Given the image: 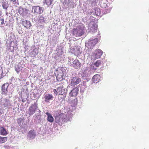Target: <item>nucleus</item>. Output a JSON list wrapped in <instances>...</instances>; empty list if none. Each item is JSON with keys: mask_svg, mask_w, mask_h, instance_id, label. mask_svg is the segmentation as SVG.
<instances>
[{"mask_svg": "<svg viewBox=\"0 0 149 149\" xmlns=\"http://www.w3.org/2000/svg\"><path fill=\"white\" fill-rule=\"evenodd\" d=\"M3 8L5 9H7L8 8V3L5 2H3L2 4Z\"/></svg>", "mask_w": 149, "mask_h": 149, "instance_id": "obj_26", "label": "nucleus"}, {"mask_svg": "<svg viewBox=\"0 0 149 149\" xmlns=\"http://www.w3.org/2000/svg\"><path fill=\"white\" fill-rule=\"evenodd\" d=\"M85 28L84 26H79L76 28L73 29L72 33L76 37H80L85 33Z\"/></svg>", "mask_w": 149, "mask_h": 149, "instance_id": "obj_1", "label": "nucleus"}, {"mask_svg": "<svg viewBox=\"0 0 149 149\" xmlns=\"http://www.w3.org/2000/svg\"><path fill=\"white\" fill-rule=\"evenodd\" d=\"M8 86L9 84L8 83H5L2 85L1 90L3 94L6 95H7L8 88Z\"/></svg>", "mask_w": 149, "mask_h": 149, "instance_id": "obj_8", "label": "nucleus"}, {"mask_svg": "<svg viewBox=\"0 0 149 149\" xmlns=\"http://www.w3.org/2000/svg\"><path fill=\"white\" fill-rule=\"evenodd\" d=\"M72 66L75 69H78L81 67V63L78 60H75L72 63Z\"/></svg>", "mask_w": 149, "mask_h": 149, "instance_id": "obj_10", "label": "nucleus"}, {"mask_svg": "<svg viewBox=\"0 0 149 149\" xmlns=\"http://www.w3.org/2000/svg\"><path fill=\"white\" fill-rule=\"evenodd\" d=\"M22 24L25 28L26 29H30V27L31 26L30 22L27 20L22 21Z\"/></svg>", "mask_w": 149, "mask_h": 149, "instance_id": "obj_11", "label": "nucleus"}, {"mask_svg": "<svg viewBox=\"0 0 149 149\" xmlns=\"http://www.w3.org/2000/svg\"><path fill=\"white\" fill-rule=\"evenodd\" d=\"M101 7L103 8H106L107 9H110V4L109 3H106L104 2V1H102L101 3Z\"/></svg>", "mask_w": 149, "mask_h": 149, "instance_id": "obj_13", "label": "nucleus"}, {"mask_svg": "<svg viewBox=\"0 0 149 149\" xmlns=\"http://www.w3.org/2000/svg\"><path fill=\"white\" fill-rule=\"evenodd\" d=\"M97 42V39H95L88 41V44L90 48L93 47Z\"/></svg>", "mask_w": 149, "mask_h": 149, "instance_id": "obj_12", "label": "nucleus"}, {"mask_svg": "<svg viewBox=\"0 0 149 149\" xmlns=\"http://www.w3.org/2000/svg\"><path fill=\"white\" fill-rule=\"evenodd\" d=\"M79 89L77 87L73 88L70 92L69 96L71 97H76L78 94Z\"/></svg>", "mask_w": 149, "mask_h": 149, "instance_id": "obj_5", "label": "nucleus"}, {"mask_svg": "<svg viewBox=\"0 0 149 149\" xmlns=\"http://www.w3.org/2000/svg\"><path fill=\"white\" fill-rule=\"evenodd\" d=\"M32 12L36 14H40L43 11V8L38 6H33L32 8Z\"/></svg>", "mask_w": 149, "mask_h": 149, "instance_id": "obj_3", "label": "nucleus"}, {"mask_svg": "<svg viewBox=\"0 0 149 149\" xmlns=\"http://www.w3.org/2000/svg\"><path fill=\"white\" fill-rule=\"evenodd\" d=\"M94 69H95V70H96V69H97V68H94Z\"/></svg>", "mask_w": 149, "mask_h": 149, "instance_id": "obj_34", "label": "nucleus"}, {"mask_svg": "<svg viewBox=\"0 0 149 149\" xmlns=\"http://www.w3.org/2000/svg\"><path fill=\"white\" fill-rule=\"evenodd\" d=\"M10 17L8 16H7L5 19V22L6 23H7L6 25L7 24L10 22Z\"/></svg>", "mask_w": 149, "mask_h": 149, "instance_id": "obj_27", "label": "nucleus"}, {"mask_svg": "<svg viewBox=\"0 0 149 149\" xmlns=\"http://www.w3.org/2000/svg\"><path fill=\"white\" fill-rule=\"evenodd\" d=\"M37 108V104L35 103L34 104H32L29 108V114L30 115L33 114L35 112Z\"/></svg>", "mask_w": 149, "mask_h": 149, "instance_id": "obj_2", "label": "nucleus"}, {"mask_svg": "<svg viewBox=\"0 0 149 149\" xmlns=\"http://www.w3.org/2000/svg\"><path fill=\"white\" fill-rule=\"evenodd\" d=\"M15 68V70L17 73H19L21 70V67L19 65H16Z\"/></svg>", "mask_w": 149, "mask_h": 149, "instance_id": "obj_24", "label": "nucleus"}, {"mask_svg": "<svg viewBox=\"0 0 149 149\" xmlns=\"http://www.w3.org/2000/svg\"><path fill=\"white\" fill-rule=\"evenodd\" d=\"M64 118V115L63 113H61L60 114L56 115V119H58L59 121L63 120Z\"/></svg>", "mask_w": 149, "mask_h": 149, "instance_id": "obj_18", "label": "nucleus"}, {"mask_svg": "<svg viewBox=\"0 0 149 149\" xmlns=\"http://www.w3.org/2000/svg\"><path fill=\"white\" fill-rule=\"evenodd\" d=\"M1 24L3 25V24H4V19L3 18H2L1 19Z\"/></svg>", "mask_w": 149, "mask_h": 149, "instance_id": "obj_32", "label": "nucleus"}, {"mask_svg": "<svg viewBox=\"0 0 149 149\" xmlns=\"http://www.w3.org/2000/svg\"><path fill=\"white\" fill-rule=\"evenodd\" d=\"M8 140L7 137H1L0 136V143H3L6 142Z\"/></svg>", "mask_w": 149, "mask_h": 149, "instance_id": "obj_22", "label": "nucleus"}, {"mask_svg": "<svg viewBox=\"0 0 149 149\" xmlns=\"http://www.w3.org/2000/svg\"><path fill=\"white\" fill-rule=\"evenodd\" d=\"M86 81H84L83 82L81 83V85L83 86H86Z\"/></svg>", "mask_w": 149, "mask_h": 149, "instance_id": "obj_30", "label": "nucleus"}, {"mask_svg": "<svg viewBox=\"0 0 149 149\" xmlns=\"http://www.w3.org/2000/svg\"><path fill=\"white\" fill-rule=\"evenodd\" d=\"M81 80V79L77 77H74L72 78L71 84L73 86H75L79 84Z\"/></svg>", "mask_w": 149, "mask_h": 149, "instance_id": "obj_6", "label": "nucleus"}, {"mask_svg": "<svg viewBox=\"0 0 149 149\" xmlns=\"http://www.w3.org/2000/svg\"><path fill=\"white\" fill-rule=\"evenodd\" d=\"M96 5V2L94 0H93L91 2V6L92 7H93V6H95Z\"/></svg>", "mask_w": 149, "mask_h": 149, "instance_id": "obj_29", "label": "nucleus"}, {"mask_svg": "<svg viewBox=\"0 0 149 149\" xmlns=\"http://www.w3.org/2000/svg\"><path fill=\"white\" fill-rule=\"evenodd\" d=\"M97 25L94 22L91 23L89 26V29L90 31L95 32L97 31Z\"/></svg>", "mask_w": 149, "mask_h": 149, "instance_id": "obj_4", "label": "nucleus"}, {"mask_svg": "<svg viewBox=\"0 0 149 149\" xmlns=\"http://www.w3.org/2000/svg\"><path fill=\"white\" fill-rule=\"evenodd\" d=\"M95 13L97 15L99 16L101 14V11L99 8H97L95 10Z\"/></svg>", "mask_w": 149, "mask_h": 149, "instance_id": "obj_25", "label": "nucleus"}, {"mask_svg": "<svg viewBox=\"0 0 149 149\" xmlns=\"http://www.w3.org/2000/svg\"><path fill=\"white\" fill-rule=\"evenodd\" d=\"M102 61L100 60H98L94 64V68L95 67L96 68L100 66L102 63Z\"/></svg>", "mask_w": 149, "mask_h": 149, "instance_id": "obj_20", "label": "nucleus"}, {"mask_svg": "<svg viewBox=\"0 0 149 149\" xmlns=\"http://www.w3.org/2000/svg\"><path fill=\"white\" fill-rule=\"evenodd\" d=\"M3 106L4 107L10 106V101L7 99H5L4 100V102L3 104Z\"/></svg>", "mask_w": 149, "mask_h": 149, "instance_id": "obj_19", "label": "nucleus"}, {"mask_svg": "<svg viewBox=\"0 0 149 149\" xmlns=\"http://www.w3.org/2000/svg\"><path fill=\"white\" fill-rule=\"evenodd\" d=\"M23 119L22 118H19L17 120V122L18 124H21Z\"/></svg>", "mask_w": 149, "mask_h": 149, "instance_id": "obj_28", "label": "nucleus"}, {"mask_svg": "<svg viewBox=\"0 0 149 149\" xmlns=\"http://www.w3.org/2000/svg\"><path fill=\"white\" fill-rule=\"evenodd\" d=\"M100 75L98 74H96L93 77L92 80L94 83H97L100 81Z\"/></svg>", "mask_w": 149, "mask_h": 149, "instance_id": "obj_14", "label": "nucleus"}, {"mask_svg": "<svg viewBox=\"0 0 149 149\" xmlns=\"http://www.w3.org/2000/svg\"><path fill=\"white\" fill-rule=\"evenodd\" d=\"M53 92H54V94H56V95H57L58 94V91L56 90V89H54L53 90Z\"/></svg>", "mask_w": 149, "mask_h": 149, "instance_id": "obj_31", "label": "nucleus"}, {"mask_svg": "<svg viewBox=\"0 0 149 149\" xmlns=\"http://www.w3.org/2000/svg\"><path fill=\"white\" fill-rule=\"evenodd\" d=\"M46 114L47 116V120L50 123H52L54 121V118L52 115L49 113L47 112L46 113Z\"/></svg>", "mask_w": 149, "mask_h": 149, "instance_id": "obj_16", "label": "nucleus"}, {"mask_svg": "<svg viewBox=\"0 0 149 149\" xmlns=\"http://www.w3.org/2000/svg\"><path fill=\"white\" fill-rule=\"evenodd\" d=\"M34 130H30L28 133V135L30 138L34 137L36 136Z\"/></svg>", "mask_w": 149, "mask_h": 149, "instance_id": "obj_21", "label": "nucleus"}, {"mask_svg": "<svg viewBox=\"0 0 149 149\" xmlns=\"http://www.w3.org/2000/svg\"><path fill=\"white\" fill-rule=\"evenodd\" d=\"M2 15V12L1 11H0V17H1Z\"/></svg>", "mask_w": 149, "mask_h": 149, "instance_id": "obj_33", "label": "nucleus"}, {"mask_svg": "<svg viewBox=\"0 0 149 149\" xmlns=\"http://www.w3.org/2000/svg\"><path fill=\"white\" fill-rule=\"evenodd\" d=\"M103 53L102 51L100 49L96 50L93 54V56L95 58L98 59L100 58Z\"/></svg>", "mask_w": 149, "mask_h": 149, "instance_id": "obj_7", "label": "nucleus"}, {"mask_svg": "<svg viewBox=\"0 0 149 149\" xmlns=\"http://www.w3.org/2000/svg\"><path fill=\"white\" fill-rule=\"evenodd\" d=\"M53 0H45V2L48 6H49L52 3Z\"/></svg>", "mask_w": 149, "mask_h": 149, "instance_id": "obj_23", "label": "nucleus"}, {"mask_svg": "<svg viewBox=\"0 0 149 149\" xmlns=\"http://www.w3.org/2000/svg\"><path fill=\"white\" fill-rule=\"evenodd\" d=\"M8 134V132L6 129L3 127H0V134L6 136Z\"/></svg>", "mask_w": 149, "mask_h": 149, "instance_id": "obj_17", "label": "nucleus"}, {"mask_svg": "<svg viewBox=\"0 0 149 149\" xmlns=\"http://www.w3.org/2000/svg\"><path fill=\"white\" fill-rule=\"evenodd\" d=\"M65 91V88L63 85L59 86L57 88L58 92L60 95H63Z\"/></svg>", "mask_w": 149, "mask_h": 149, "instance_id": "obj_15", "label": "nucleus"}, {"mask_svg": "<svg viewBox=\"0 0 149 149\" xmlns=\"http://www.w3.org/2000/svg\"><path fill=\"white\" fill-rule=\"evenodd\" d=\"M45 101L46 102H49L50 100H52L54 99V97L51 94L48 93L44 96Z\"/></svg>", "mask_w": 149, "mask_h": 149, "instance_id": "obj_9", "label": "nucleus"}]
</instances>
